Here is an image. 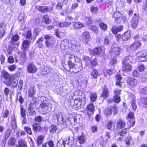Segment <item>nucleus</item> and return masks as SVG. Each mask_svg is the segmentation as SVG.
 Returning <instances> with one entry per match:
<instances>
[{
  "mask_svg": "<svg viewBox=\"0 0 147 147\" xmlns=\"http://www.w3.org/2000/svg\"><path fill=\"white\" fill-rule=\"evenodd\" d=\"M60 26L61 27H66L67 26H69L71 24V22H60Z\"/></svg>",
  "mask_w": 147,
  "mask_h": 147,
  "instance_id": "obj_38",
  "label": "nucleus"
},
{
  "mask_svg": "<svg viewBox=\"0 0 147 147\" xmlns=\"http://www.w3.org/2000/svg\"><path fill=\"white\" fill-rule=\"evenodd\" d=\"M86 140L84 135H82L78 137V141L80 144H82L86 142Z\"/></svg>",
  "mask_w": 147,
  "mask_h": 147,
  "instance_id": "obj_33",
  "label": "nucleus"
},
{
  "mask_svg": "<svg viewBox=\"0 0 147 147\" xmlns=\"http://www.w3.org/2000/svg\"><path fill=\"white\" fill-rule=\"evenodd\" d=\"M20 115L21 117L24 119L26 118V110L23 107L22 105L20 106Z\"/></svg>",
  "mask_w": 147,
  "mask_h": 147,
  "instance_id": "obj_27",
  "label": "nucleus"
},
{
  "mask_svg": "<svg viewBox=\"0 0 147 147\" xmlns=\"http://www.w3.org/2000/svg\"><path fill=\"white\" fill-rule=\"evenodd\" d=\"M131 57L128 56L125 58L122 61V69L124 71H130L132 70L131 64Z\"/></svg>",
  "mask_w": 147,
  "mask_h": 147,
  "instance_id": "obj_1",
  "label": "nucleus"
},
{
  "mask_svg": "<svg viewBox=\"0 0 147 147\" xmlns=\"http://www.w3.org/2000/svg\"><path fill=\"white\" fill-rule=\"evenodd\" d=\"M90 64L92 67H95L97 65V59L95 58L90 61Z\"/></svg>",
  "mask_w": 147,
  "mask_h": 147,
  "instance_id": "obj_50",
  "label": "nucleus"
},
{
  "mask_svg": "<svg viewBox=\"0 0 147 147\" xmlns=\"http://www.w3.org/2000/svg\"><path fill=\"white\" fill-rule=\"evenodd\" d=\"M142 81L144 83L147 82V74H142Z\"/></svg>",
  "mask_w": 147,
  "mask_h": 147,
  "instance_id": "obj_58",
  "label": "nucleus"
},
{
  "mask_svg": "<svg viewBox=\"0 0 147 147\" xmlns=\"http://www.w3.org/2000/svg\"><path fill=\"white\" fill-rule=\"evenodd\" d=\"M11 134V131L10 129H7L4 134V138L5 140H7Z\"/></svg>",
  "mask_w": 147,
  "mask_h": 147,
  "instance_id": "obj_34",
  "label": "nucleus"
},
{
  "mask_svg": "<svg viewBox=\"0 0 147 147\" xmlns=\"http://www.w3.org/2000/svg\"><path fill=\"white\" fill-rule=\"evenodd\" d=\"M121 49L119 47H115L111 50V55L114 56H117L120 53Z\"/></svg>",
  "mask_w": 147,
  "mask_h": 147,
  "instance_id": "obj_16",
  "label": "nucleus"
},
{
  "mask_svg": "<svg viewBox=\"0 0 147 147\" xmlns=\"http://www.w3.org/2000/svg\"><path fill=\"white\" fill-rule=\"evenodd\" d=\"M114 71L112 69H110L107 70L104 73V76L105 77L108 76V75L109 76L112 75Z\"/></svg>",
  "mask_w": 147,
  "mask_h": 147,
  "instance_id": "obj_39",
  "label": "nucleus"
},
{
  "mask_svg": "<svg viewBox=\"0 0 147 147\" xmlns=\"http://www.w3.org/2000/svg\"><path fill=\"white\" fill-rule=\"evenodd\" d=\"M39 11L42 12H45L48 11V8L46 6H40L38 8Z\"/></svg>",
  "mask_w": 147,
  "mask_h": 147,
  "instance_id": "obj_42",
  "label": "nucleus"
},
{
  "mask_svg": "<svg viewBox=\"0 0 147 147\" xmlns=\"http://www.w3.org/2000/svg\"><path fill=\"white\" fill-rule=\"evenodd\" d=\"M131 139V137L130 136H128L126 138V145H127L128 146H129L130 145V142Z\"/></svg>",
  "mask_w": 147,
  "mask_h": 147,
  "instance_id": "obj_62",
  "label": "nucleus"
},
{
  "mask_svg": "<svg viewBox=\"0 0 147 147\" xmlns=\"http://www.w3.org/2000/svg\"><path fill=\"white\" fill-rule=\"evenodd\" d=\"M127 132V128H125L122 129L118 133V134L122 136H124L125 134H126Z\"/></svg>",
  "mask_w": 147,
  "mask_h": 147,
  "instance_id": "obj_48",
  "label": "nucleus"
},
{
  "mask_svg": "<svg viewBox=\"0 0 147 147\" xmlns=\"http://www.w3.org/2000/svg\"><path fill=\"white\" fill-rule=\"evenodd\" d=\"M6 26L4 23L0 24V38H2L4 35L5 32Z\"/></svg>",
  "mask_w": 147,
  "mask_h": 147,
  "instance_id": "obj_18",
  "label": "nucleus"
},
{
  "mask_svg": "<svg viewBox=\"0 0 147 147\" xmlns=\"http://www.w3.org/2000/svg\"><path fill=\"white\" fill-rule=\"evenodd\" d=\"M32 32L31 31H28L26 34V38L30 40L32 39Z\"/></svg>",
  "mask_w": 147,
  "mask_h": 147,
  "instance_id": "obj_59",
  "label": "nucleus"
},
{
  "mask_svg": "<svg viewBox=\"0 0 147 147\" xmlns=\"http://www.w3.org/2000/svg\"><path fill=\"white\" fill-rule=\"evenodd\" d=\"M52 68L49 66H46L44 68L41 67L40 72L41 74L43 75H47L52 71Z\"/></svg>",
  "mask_w": 147,
  "mask_h": 147,
  "instance_id": "obj_12",
  "label": "nucleus"
},
{
  "mask_svg": "<svg viewBox=\"0 0 147 147\" xmlns=\"http://www.w3.org/2000/svg\"><path fill=\"white\" fill-rule=\"evenodd\" d=\"M81 38L82 40L87 43L91 40V36L87 31H85L82 33Z\"/></svg>",
  "mask_w": 147,
  "mask_h": 147,
  "instance_id": "obj_9",
  "label": "nucleus"
},
{
  "mask_svg": "<svg viewBox=\"0 0 147 147\" xmlns=\"http://www.w3.org/2000/svg\"><path fill=\"white\" fill-rule=\"evenodd\" d=\"M97 98L96 92L92 93L90 95V99L92 102H95Z\"/></svg>",
  "mask_w": 147,
  "mask_h": 147,
  "instance_id": "obj_46",
  "label": "nucleus"
},
{
  "mask_svg": "<svg viewBox=\"0 0 147 147\" xmlns=\"http://www.w3.org/2000/svg\"><path fill=\"white\" fill-rule=\"evenodd\" d=\"M44 144H46V145L47 144L49 147H54V142L52 140H48Z\"/></svg>",
  "mask_w": 147,
  "mask_h": 147,
  "instance_id": "obj_47",
  "label": "nucleus"
},
{
  "mask_svg": "<svg viewBox=\"0 0 147 147\" xmlns=\"http://www.w3.org/2000/svg\"><path fill=\"white\" fill-rule=\"evenodd\" d=\"M85 20L87 24H89L92 23L93 21V19L90 17H86Z\"/></svg>",
  "mask_w": 147,
  "mask_h": 147,
  "instance_id": "obj_44",
  "label": "nucleus"
},
{
  "mask_svg": "<svg viewBox=\"0 0 147 147\" xmlns=\"http://www.w3.org/2000/svg\"><path fill=\"white\" fill-rule=\"evenodd\" d=\"M24 129L25 131L29 134L30 135L32 134V132L31 130V129L30 127H29L27 126H26L24 127Z\"/></svg>",
  "mask_w": 147,
  "mask_h": 147,
  "instance_id": "obj_52",
  "label": "nucleus"
},
{
  "mask_svg": "<svg viewBox=\"0 0 147 147\" xmlns=\"http://www.w3.org/2000/svg\"><path fill=\"white\" fill-rule=\"evenodd\" d=\"M9 37L11 38V40H12V42L17 41L19 38V36L18 35H16L13 36L12 34H11L9 36Z\"/></svg>",
  "mask_w": 147,
  "mask_h": 147,
  "instance_id": "obj_41",
  "label": "nucleus"
},
{
  "mask_svg": "<svg viewBox=\"0 0 147 147\" xmlns=\"http://www.w3.org/2000/svg\"><path fill=\"white\" fill-rule=\"evenodd\" d=\"M90 10L92 13H97L98 12V8L96 7L92 6L90 7Z\"/></svg>",
  "mask_w": 147,
  "mask_h": 147,
  "instance_id": "obj_56",
  "label": "nucleus"
},
{
  "mask_svg": "<svg viewBox=\"0 0 147 147\" xmlns=\"http://www.w3.org/2000/svg\"><path fill=\"white\" fill-rule=\"evenodd\" d=\"M116 79V85L120 86H121L122 82L121 81L122 79V77L120 75H117L115 76Z\"/></svg>",
  "mask_w": 147,
  "mask_h": 147,
  "instance_id": "obj_35",
  "label": "nucleus"
},
{
  "mask_svg": "<svg viewBox=\"0 0 147 147\" xmlns=\"http://www.w3.org/2000/svg\"><path fill=\"white\" fill-rule=\"evenodd\" d=\"M46 46L47 48H52L54 45L55 42V40L51 35H45L44 36Z\"/></svg>",
  "mask_w": 147,
  "mask_h": 147,
  "instance_id": "obj_2",
  "label": "nucleus"
},
{
  "mask_svg": "<svg viewBox=\"0 0 147 147\" xmlns=\"http://www.w3.org/2000/svg\"><path fill=\"white\" fill-rule=\"evenodd\" d=\"M117 59L115 57H114L112 58L111 60L110 63V65L115 66V65L117 64Z\"/></svg>",
  "mask_w": 147,
  "mask_h": 147,
  "instance_id": "obj_61",
  "label": "nucleus"
},
{
  "mask_svg": "<svg viewBox=\"0 0 147 147\" xmlns=\"http://www.w3.org/2000/svg\"><path fill=\"white\" fill-rule=\"evenodd\" d=\"M33 129L35 132H37L40 131V124L37 123H34L32 125Z\"/></svg>",
  "mask_w": 147,
  "mask_h": 147,
  "instance_id": "obj_36",
  "label": "nucleus"
},
{
  "mask_svg": "<svg viewBox=\"0 0 147 147\" xmlns=\"http://www.w3.org/2000/svg\"><path fill=\"white\" fill-rule=\"evenodd\" d=\"M55 35L57 37L59 38H63L65 36V33L60 32L58 30H56L55 31Z\"/></svg>",
  "mask_w": 147,
  "mask_h": 147,
  "instance_id": "obj_30",
  "label": "nucleus"
},
{
  "mask_svg": "<svg viewBox=\"0 0 147 147\" xmlns=\"http://www.w3.org/2000/svg\"><path fill=\"white\" fill-rule=\"evenodd\" d=\"M82 69V62L80 61L78 63V64L75 65L72 70L74 73H76L81 71Z\"/></svg>",
  "mask_w": 147,
  "mask_h": 147,
  "instance_id": "obj_15",
  "label": "nucleus"
},
{
  "mask_svg": "<svg viewBox=\"0 0 147 147\" xmlns=\"http://www.w3.org/2000/svg\"><path fill=\"white\" fill-rule=\"evenodd\" d=\"M73 26L76 29H80L84 27V25L79 22H74L73 24Z\"/></svg>",
  "mask_w": 147,
  "mask_h": 147,
  "instance_id": "obj_32",
  "label": "nucleus"
},
{
  "mask_svg": "<svg viewBox=\"0 0 147 147\" xmlns=\"http://www.w3.org/2000/svg\"><path fill=\"white\" fill-rule=\"evenodd\" d=\"M75 96H79L78 98L79 99L80 102H82V103L80 104V107L81 108L86 103V96L84 95V92H74Z\"/></svg>",
  "mask_w": 147,
  "mask_h": 147,
  "instance_id": "obj_4",
  "label": "nucleus"
},
{
  "mask_svg": "<svg viewBox=\"0 0 147 147\" xmlns=\"http://www.w3.org/2000/svg\"><path fill=\"white\" fill-rule=\"evenodd\" d=\"M136 100H134L132 101L131 102V107L134 111H135L137 107V106L136 104Z\"/></svg>",
  "mask_w": 147,
  "mask_h": 147,
  "instance_id": "obj_55",
  "label": "nucleus"
},
{
  "mask_svg": "<svg viewBox=\"0 0 147 147\" xmlns=\"http://www.w3.org/2000/svg\"><path fill=\"white\" fill-rule=\"evenodd\" d=\"M25 51H24L23 52H22L20 51H18L17 53L20 57H22L23 58H25L26 57V53Z\"/></svg>",
  "mask_w": 147,
  "mask_h": 147,
  "instance_id": "obj_64",
  "label": "nucleus"
},
{
  "mask_svg": "<svg viewBox=\"0 0 147 147\" xmlns=\"http://www.w3.org/2000/svg\"><path fill=\"white\" fill-rule=\"evenodd\" d=\"M123 26H121L119 27H118L117 26H115L113 27L112 29V32L114 34L117 33L118 32L120 31L123 28Z\"/></svg>",
  "mask_w": 147,
  "mask_h": 147,
  "instance_id": "obj_24",
  "label": "nucleus"
},
{
  "mask_svg": "<svg viewBox=\"0 0 147 147\" xmlns=\"http://www.w3.org/2000/svg\"><path fill=\"white\" fill-rule=\"evenodd\" d=\"M94 109L95 107L93 103H91L87 107V109L92 114L94 113Z\"/></svg>",
  "mask_w": 147,
  "mask_h": 147,
  "instance_id": "obj_25",
  "label": "nucleus"
},
{
  "mask_svg": "<svg viewBox=\"0 0 147 147\" xmlns=\"http://www.w3.org/2000/svg\"><path fill=\"white\" fill-rule=\"evenodd\" d=\"M128 120L129 122L131 127H133L135 124V120L134 114L132 112H129L127 116Z\"/></svg>",
  "mask_w": 147,
  "mask_h": 147,
  "instance_id": "obj_11",
  "label": "nucleus"
},
{
  "mask_svg": "<svg viewBox=\"0 0 147 147\" xmlns=\"http://www.w3.org/2000/svg\"><path fill=\"white\" fill-rule=\"evenodd\" d=\"M18 83V80L16 79V76L15 75H11V78L10 80L7 82V86L11 85L13 87L16 86Z\"/></svg>",
  "mask_w": 147,
  "mask_h": 147,
  "instance_id": "obj_5",
  "label": "nucleus"
},
{
  "mask_svg": "<svg viewBox=\"0 0 147 147\" xmlns=\"http://www.w3.org/2000/svg\"><path fill=\"white\" fill-rule=\"evenodd\" d=\"M147 54V49H144L141 50L138 52L136 54V55L138 57H142L146 56Z\"/></svg>",
  "mask_w": 147,
  "mask_h": 147,
  "instance_id": "obj_28",
  "label": "nucleus"
},
{
  "mask_svg": "<svg viewBox=\"0 0 147 147\" xmlns=\"http://www.w3.org/2000/svg\"><path fill=\"white\" fill-rule=\"evenodd\" d=\"M67 55L70 59V60H69L68 62V65L69 66L70 69H73L75 65L71 62V59L73 58H74L76 61V57L74 55L71 54Z\"/></svg>",
  "mask_w": 147,
  "mask_h": 147,
  "instance_id": "obj_17",
  "label": "nucleus"
},
{
  "mask_svg": "<svg viewBox=\"0 0 147 147\" xmlns=\"http://www.w3.org/2000/svg\"><path fill=\"white\" fill-rule=\"evenodd\" d=\"M40 106L42 113L43 114H46L51 110V107L49 106V102L46 100H44L42 102Z\"/></svg>",
  "mask_w": 147,
  "mask_h": 147,
  "instance_id": "obj_3",
  "label": "nucleus"
},
{
  "mask_svg": "<svg viewBox=\"0 0 147 147\" xmlns=\"http://www.w3.org/2000/svg\"><path fill=\"white\" fill-rule=\"evenodd\" d=\"M15 147H27L26 143L23 141L18 142V144L16 145Z\"/></svg>",
  "mask_w": 147,
  "mask_h": 147,
  "instance_id": "obj_40",
  "label": "nucleus"
},
{
  "mask_svg": "<svg viewBox=\"0 0 147 147\" xmlns=\"http://www.w3.org/2000/svg\"><path fill=\"white\" fill-rule=\"evenodd\" d=\"M112 124L113 123L111 121H109L106 124V127L108 129L110 130L112 128Z\"/></svg>",
  "mask_w": 147,
  "mask_h": 147,
  "instance_id": "obj_54",
  "label": "nucleus"
},
{
  "mask_svg": "<svg viewBox=\"0 0 147 147\" xmlns=\"http://www.w3.org/2000/svg\"><path fill=\"white\" fill-rule=\"evenodd\" d=\"M11 124L12 125V129L15 130L17 127V125L16 120L14 117H13L11 118Z\"/></svg>",
  "mask_w": 147,
  "mask_h": 147,
  "instance_id": "obj_29",
  "label": "nucleus"
},
{
  "mask_svg": "<svg viewBox=\"0 0 147 147\" xmlns=\"http://www.w3.org/2000/svg\"><path fill=\"white\" fill-rule=\"evenodd\" d=\"M140 18V16L136 14L134 15L131 21V26L133 28H135L137 27Z\"/></svg>",
  "mask_w": 147,
  "mask_h": 147,
  "instance_id": "obj_8",
  "label": "nucleus"
},
{
  "mask_svg": "<svg viewBox=\"0 0 147 147\" xmlns=\"http://www.w3.org/2000/svg\"><path fill=\"white\" fill-rule=\"evenodd\" d=\"M90 75L91 78L93 79L96 78L100 76L98 70L96 69H93Z\"/></svg>",
  "mask_w": 147,
  "mask_h": 147,
  "instance_id": "obj_19",
  "label": "nucleus"
},
{
  "mask_svg": "<svg viewBox=\"0 0 147 147\" xmlns=\"http://www.w3.org/2000/svg\"><path fill=\"white\" fill-rule=\"evenodd\" d=\"M15 138L12 137H10L8 140V144L9 146H13L15 145Z\"/></svg>",
  "mask_w": 147,
  "mask_h": 147,
  "instance_id": "obj_37",
  "label": "nucleus"
},
{
  "mask_svg": "<svg viewBox=\"0 0 147 147\" xmlns=\"http://www.w3.org/2000/svg\"><path fill=\"white\" fill-rule=\"evenodd\" d=\"M137 80L134 78H129L127 81L128 87L130 89L136 86L137 84Z\"/></svg>",
  "mask_w": 147,
  "mask_h": 147,
  "instance_id": "obj_10",
  "label": "nucleus"
},
{
  "mask_svg": "<svg viewBox=\"0 0 147 147\" xmlns=\"http://www.w3.org/2000/svg\"><path fill=\"white\" fill-rule=\"evenodd\" d=\"M30 43V41L27 40H24L22 43L21 49L23 51H26L28 50Z\"/></svg>",
  "mask_w": 147,
  "mask_h": 147,
  "instance_id": "obj_13",
  "label": "nucleus"
},
{
  "mask_svg": "<svg viewBox=\"0 0 147 147\" xmlns=\"http://www.w3.org/2000/svg\"><path fill=\"white\" fill-rule=\"evenodd\" d=\"M33 99L34 100L33 101H30V104L29 105L28 109L29 114V115L30 116L33 115L36 113L34 107V106L36 103L35 99L34 98Z\"/></svg>",
  "mask_w": 147,
  "mask_h": 147,
  "instance_id": "obj_6",
  "label": "nucleus"
},
{
  "mask_svg": "<svg viewBox=\"0 0 147 147\" xmlns=\"http://www.w3.org/2000/svg\"><path fill=\"white\" fill-rule=\"evenodd\" d=\"M44 137L42 136H39L37 140V144L38 145L41 144L43 142Z\"/></svg>",
  "mask_w": 147,
  "mask_h": 147,
  "instance_id": "obj_51",
  "label": "nucleus"
},
{
  "mask_svg": "<svg viewBox=\"0 0 147 147\" xmlns=\"http://www.w3.org/2000/svg\"><path fill=\"white\" fill-rule=\"evenodd\" d=\"M141 45V43L140 41H136L131 45V48L132 50H136L137 48L140 47Z\"/></svg>",
  "mask_w": 147,
  "mask_h": 147,
  "instance_id": "obj_21",
  "label": "nucleus"
},
{
  "mask_svg": "<svg viewBox=\"0 0 147 147\" xmlns=\"http://www.w3.org/2000/svg\"><path fill=\"white\" fill-rule=\"evenodd\" d=\"M35 92H28V96L29 98H31V99H30V101H33L34 100V98L35 99V102H36V98L34 96Z\"/></svg>",
  "mask_w": 147,
  "mask_h": 147,
  "instance_id": "obj_49",
  "label": "nucleus"
},
{
  "mask_svg": "<svg viewBox=\"0 0 147 147\" xmlns=\"http://www.w3.org/2000/svg\"><path fill=\"white\" fill-rule=\"evenodd\" d=\"M94 54L97 55H100L101 53L104 52L103 50H102L100 47H97L95 48L93 50Z\"/></svg>",
  "mask_w": 147,
  "mask_h": 147,
  "instance_id": "obj_31",
  "label": "nucleus"
},
{
  "mask_svg": "<svg viewBox=\"0 0 147 147\" xmlns=\"http://www.w3.org/2000/svg\"><path fill=\"white\" fill-rule=\"evenodd\" d=\"M15 45L14 44L12 43H11L9 45L7 49V51L9 54H10L12 53L14 48Z\"/></svg>",
  "mask_w": 147,
  "mask_h": 147,
  "instance_id": "obj_26",
  "label": "nucleus"
},
{
  "mask_svg": "<svg viewBox=\"0 0 147 147\" xmlns=\"http://www.w3.org/2000/svg\"><path fill=\"white\" fill-rule=\"evenodd\" d=\"M1 77L3 78L6 81V82L10 80L11 75L6 71L2 70L1 72Z\"/></svg>",
  "mask_w": 147,
  "mask_h": 147,
  "instance_id": "obj_14",
  "label": "nucleus"
},
{
  "mask_svg": "<svg viewBox=\"0 0 147 147\" xmlns=\"http://www.w3.org/2000/svg\"><path fill=\"white\" fill-rule=\"evenodd\" d=\"M99 26L100 28L103 30L105 31L107 29V25L103 22L100 24Z\"/></svg>",
  "mask_w": 147,
  "mask_h": 147,
  "instance_id": "obj_43",
  "label": "nucleus"
},
{
  "mask_svg": "<svg viewBox=\"0 0 147 147\" xmlns=\"http://www.w3.org/2000/svg\"><path fill=\"white\" fill-rule=\"evenodd\" d=\"M141 102L145 105L147 109V97H143L141 99Z\"/></svg>",
  "mask_w": 147,
  "mask_h": 147,
  "instance_id": "obj_57",
  "label": "nucleus"
},
{
  "mask_svg": "<svg viewBox=\"0 0 147 147\" xmlns=\"http://www.w3.org/2000/svg\"><path fill=\"white\" fill-rule=\"evenodd\" d=\"M70 125V123L68 121H64L62 124V125L63 128H67L69 127Z\"/></svg>",
  "mask_w": 147,
  "mask_h": 147,
  "instance_id": "obj_60",
  "label": "nucleus"
},
{
  "mask_svg": "<svg viewBox=\"0 0 147 147\" xmlns=\"http://www.w3.org/2000/svg\"><path fill=\"white\" fill-rule=\"evenodd\" d=\"M113 17L115 20H118L123 19V15L119 12H116L114 13L113 15Z\"/></svg>",
  "mask_w": 147,
  "mask_h": 147,
  "instance_id": "obj_20",
  "label": "nucleus"
},
{
  "mask_svg": "<svg viewBox=\"0 0 147 147\" xmlns=\"http://www.w3.org/2000/svg\"><path fill=\"white\" fill-rule=\"evenodd\" d=\"M9 114V111L8 109L5 110L3 111L2 116L3 117L7 118Z\"/></svg>",
  "mask_w": 147,
  "mask_h": 147,
  "instance_id": "obj_53",
  "label": "nucleus"
},
{
  "mask_svg": "<svg viewBox=\"0 0 147 147\" xmlns=\"http://www.w3.org/2000/svg\"><path fill=\"white\" fill-rule=\"evenodd\" d=\"M37 68L33 63H30L27 67V71L30 74H33L36 72Z\"/></svg>",
  "mask_w": 147,
  "mask_h": 147,
  "instance_id": "obj_7",
  "label": "nucleus"
},
{
  "mask_svg": "<svg viewBox=\"0 0 147 147\" xmlns=\"http://www.w3.org/2000/svg\"><path fill=\"white\" fill-rule=\"evenodd\" d=\"M130 31L128 30L125 32L122 36V38L123 40L126 41L129 40L130 38Z\"/></svg>",
  "mask_w": 147,
  "mask_h": 147,
  "instance_id": "obj_22",
  "label": "nucleus"
},
{
  "mask_svg": "<svg viewBox=\"0 0 147 147\" xmlns=\"http://www.w3.org/2000/svg\"><path fill=\"white\" fill-rule=\"evenodd\" d=\"M42 20L47 24H49L50 22V20L48 16L47 15L43 16Z\"/></svg>",
  "mask_w": 147,
  "mask_h": 147,
  "instance_id": "obj_45",
  "label": "nucleus"
},
{
  "mask_svg": "<svg viewBox=\"0 0 147 147\" xmlns=\"http://www.w3.org/2000/svg\"><path fill=\"white\" fill-rule=\"evenodd\" d=\"M117 125L118 128H124L125 127V122L120 118L119 119V120L117 122Z\"/></svg>",
  "mask_w": 147,
  "mask_h": 147,
  "instance_id": "obj_23",
  "label": "nucleus"
},
{
  "mask_svg": "<svg viewBox=\"0 0 147 147\" xmlns=\"http://www.w3.org/2000/svg\"><path fill=\"white\" fill-rule=\"evenodd\" d=\"M16 68V66L15 65H12L8 67V69L10 71H14Z\"/></svg>",
  "mask_w": 147,
  "mask_h": 147,
  "instance_id": "obj_63",
  "label": "nucleus"
}]
</instances>
